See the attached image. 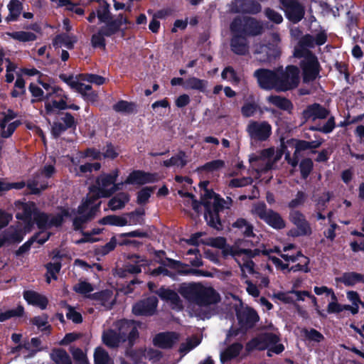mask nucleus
Returning <instances> with one entry per match:
<instances>
[{
	"label": "nucleus",
	"mask_w": 364,
	"mask_h": 364,
	"mask_svg": "<svg viewBox=\"0 0 364 364\" xmlns=\"http://www.w3.org/2000/svg\"><path fill=\"white\" fill-rule=\"evenodd\" d=\"M5 35L21 42L33 41L36 38L33 33L26 31L7 32Z\"/></svg>",
	"instance_id": "49"
},
{
	"label": "nucleus",
	"mask_w": 364,
	"mask_h": 364,
	"mask_svg": "<svg viewBox=\"0 0 364 364\" xmlns=\"http://www.w3.org/2000/svg\"><path fill=\"white\" fill-rule=\"evenodd\" d=\"M97 299L100 302V304L106 309H109L115 301V296L113 295L112 291L105 290L97 295Z\"/></svg>",
	"instance_id": "45"
},
{
	"label": "nucleus",
	"mask_w": 364,
	"mask_h": 364,
	"mask_svg": "<svg viewBox=\"0 0 364 364\" xmlns=\"http://www.w3.org/2000/svg\"><path fill=\"white\" fill-rule=\"evenodd\" d=\"M272 43L269 45H259L255 49L257 54H264L259 58L262 62H271L280 56L281 48L279 46L280 38L278 34L273 33L272 36Z\"/></svg>",
	"instance_id": "12"
},
{
	"label": "nucleus",
	"mask_w": 364,
	"mask_h": 364,
	"mask_svg": "<svg viewBox=\"0 0 364 364\" xmlns=\"http://www.w3.org/2000/svg\"><path fill=\"white\" fill-rule=\"evenodd\" d=\"M154 177L149 173H144L141 171H134L132 172L127 179L122 183L125 184L142 185L152 182Z\"/></svg>",
	"instance_id": "31"
},
{
	"label": "nucleus",
	"mask_w": 364,
	"mask_h": 364,
	"mask_svg": "<svg viewBox=\"0 0 364 364\" xmlns=\"http://www.w3.org/2000/svg\"><path fill=\"white\" fill-rule=\"evenodd\" d=\"M225 252L231 253V256L235 258L240 268L242 279H247L248 274L255 273V264L252 258L260 254L261 251L259 249L252 250L240 247L227 248Z\"/></svg>",
	"instance_id": "6"
},
{
	"label": "nucleus",
	"mask_w": 364,
	"mask_h": 364,
	"mask_svg": "<svg viewBox=\"0 0 364 364\" xmlns=\"http://www.w3.org/2000/svg\"><path fill=\"white\" fill-rule=\"evenodd\" d=\"M339 281L346 286H353L358 283H364V274L356 272H346L339 278Z\"/></svg>",
	"instance_id": "40"
},
{
	"label": "nucleus",
	"mask_w": 364,
	"mask_h": 364,
	"mask_svg": "<svg viewBox=\"0 0 364 364\" xmlns=\"http://www.w3.org/2000/svg\"><path fill=\"white\" fill-rule=\"evenodd\" d=\"M270 210L271 209H267L266 205L264 203H258L252 205L251 213L254 216L258 217L261 220H264Z\"/></svg>",
	"instance_id": "54"
},
{
	"label": "nucleus",
	"mask_w": 364,
	"mask_h": 364,
	"mask_svg": "<svg viewBox=\"0 0 364 364\" xmlns=\"http://www.w3.org/2000/svg\"><path fill=\"white\" fill-rule=\"evenodd\" d=\"M50 357L56 364H72L70 356L63 349L53 350L50 353Z\"/></svg>",
	"instance_id": "46"
},
{
	"label": "nucleus",
	"mask_w": 364,
	"mask_h": 364,
	"mask_svg": "<svg viewBox=\"0 0 364 364\" xmlns=\"http://www.w3.org/2000/svg\"><path fill=\"white\" fill-rule=\"evenodd\" d=\"M119 171L114 169L109 173H102L96 180L86 200L79 206L77 212L69 208H61L55 213L46 214L38 210L33 202L21 203L16 218L23 220L28 226L35 222L39 229H48L60 226L65 218L73 216L75 229L81 228L82 225L91 220L98 210L100 198L109 197L114 192L123 189L124 183H116Z\"/></svg>",
	"instance_id": "1"
},
{
	"label": "nucleus",
	"mask_w": 364,
	"mask_h": 364,
	"mask_svg": "<svg viewBox=\"0 0 364 364\" xmlns=\"http://www.w3.org/2000/svg\"><path fill=\"white\" fill-rule=\"evenodd\" d=\"M277 91L284 92L296 87L299 83V70L289 65L285 70H278Z\"/></svg>",
	"instance_id": "10"
},
{
	"label": "nucleus",
	"mask_w": 364,
	"mask_h": 364,
	"mask_svg": "<svg viewBox=\"0 0 364 364\" xmlns=\"http://www.w3.org/2000/svg\"><path fill=\"white\" fill-rule=\"evenodd\" d=\"M127 23H129L127 18L119 14L114 21L105 25L92 35L91 39L92 46L104 48L105 46V37H109L114 35L119 30L122 24Z\"/></svg>",
	"instance_id": "9"
},
{
	"label": "nucleus",
	"mask_w": 364,
	"mask_h": 364,
	"mask_svg": "<svg viewBox=\"0 0 364 364\" xmlns=\"http://www.w3.org/2000/svg\"><path fill=\"white\" fill-rule=\"evenodd\" d=\"M158 299L156 296H151L136 304L132 309L133 313L138 316L152 315L156 309Z\"/></svg>",
	"instance_id": "24"
},
{
	"label": "nucleus",
	"mask_w": 364,
	"mask_h": 364,
	"mask_svg": "<svg viewBox=\"0 0 364 364\" xmlns=\"http://www.w3.org/2000/svg\"><path fill=\"white\" fill-rule=\"evenodd\" d=\"M60 78L68 84L71 88L75 90L81 95H82L87 100L95 101L97 98V95L91 91V86L85 85L80 82L82 80L80 77H74L73 75L66 76L61 75Z\"/></svg>",
	"instance_id": "17"
},
{
	"label": "nucleus",
	"mask_w": 364,
	"mask_h": 364,
	"mask_svg": "<svg viewBox=\"0 0 364 364\" xmlns=\"http://www.w3.org/2000/svg\"><path fill=\"white\" fill-rule=\"evenodd\" d=\"M118 155V153L114 150L112 145H107L104 147L102 151H99L94 149H89L86 151L85 154L82 153L77 154L78 156L72 158V162L73 164L77 165L79 163L78 157H90L93 159H101L102 158H109L114 159Z\"/></svg>",
	"instance_id": "19"
},
{
	"label": "nucleus",
	"mask_w": 364,
	"mask_h": 364,
	"mask_svg": "<svg viewBox=\"0 0 364 364\" xmlns=\"http://www.w3.org/2000/svg\"><path fill=\"white\" fill-rule=\"evenodd\" d=\"M290 220L297 227L296 232L291 230L289 235L291 236H298L304 235H309L311 232V228L305 220L304 216L297 210H293L289 215Z\"/></svg>",
	"instance_id": "23"
},
{
	"label": "nucleus",
	"mask_w": 364,
	"mask_h": 364,
	"mask_svg": "<svg viewBox=\"0 0 364 364\" xmlns=\"http://www.w3.org/2000/svg\"><path fill=\"white\" fill-rule=\"evenodd\" d=\"M243 346L242 344L235 343L228 347L220 353V360L223 363L236 358L241 352Z\"/></svg>",
	"instance_id": "36"
},
{
	"label": "nucleus",
	"mask_w": 364,
	"mask_h": 364,
	"mask_svg": "<svg viewBox=\"0 0 364 364\" xmlns=\"http://www.w3.org/2000/svg\"><path fill=\"white\" fill-rule=\"evenodd\" d=\"M23 297L28 304L38 306L41 309H45L47 306L48 299L46 297L37 292L26 291L23 293Z\"/></svg>",
	"instance_id": "33"
},
{
	"label": "nucleus",
	"mask_w": 364,
	"mask_h": 364,
	"mask_svg": "<svg viewBox=\"0 0 364 364\" xmlns=\"http://www.w3.org/2000/svg\"><path fill=\"white\" fill-rule=\"evenodd\" d=\"M257 107V105L254 102H245L241 108L242 114L245 117H250L255 114Z\"/></svg>",
	"instance_id": "60"
},
{
	"label": "nucleus",
	"mask_w": 364,
	"mask_h": 364,
	"mask_svg": "<svg viewBox=\"0 0 364 364\" xmlns=\"http://www.w3.org/2000/svg\"><path fill=\"white\" fill-rule=\"evenodd\" d=\"M178 292L187 300L199 306H207L220 300L219 294L210 287L200 283L182 284Z\"/></svg>",
	"instance_id": "3"
},
{
	"label": "nucleus",
	"mask_w": 364,
	"mask_h": 364,
	"mask_svg": "<svg viewBox=\"0 0 364 364\" xmlns=\"http://www.w3.org/2000/svg\"><path fill=\"white\" fill-rule=\"evenodd\" d=\"M129 200V194L122 192L112 198L108 203V205L112 210H117L124 208Z\"/></svg>",
	"instance_id": "39"
},
{
	"label": "nucleus",
	"mask_w": 364,
	"mask_h": 364,
	"mask_svg": "<svg viewBox=\"0 0 364 364\" xmlns=\"http://www.w3.org/2000/svg\"><path fill=\"white\" fill-rule=\"evenodd\" d=\"M116 326L120 336L123 337L124 341L127 338L129 343L138 336L136 323L133 321L121 320L117 323Z\"/></svg>",
	"instance_id": "22"
},
{
	"label": "nucleus",
	"mask_w": 364,
	"mask_h": 364,
	"mask_svg": "<svg viewBox=\"0 0 364 364\" xmlns=\"http://www.w3.org/2000/svg\"><path fill=\"white\" fill-rule=\"evenodd\" d=\"M143 213L141 212L131 213L127 216L108 215L104 217L100 220L102 225H110L122 227L127 225H133L136 223V217H139Z\"/></svg>",
	"instance_id": "20"
},
{
	"label": "nucleus",
	"mask_w": 364,
	"mask_h": 364,
	"mask_svg": "<svg viewBox=\"0 0 364 364\" xmlns=\"http://www.w3.org/2000/svg\"><path fill=\"white\" fill-rule=\"evenodd\" d=\"M264 221L274 229H282L285 227V222L281 215L272 210H270Z\"/></svg>",
	"instance_id": "42"
},
{
	"label": "nucleus",
	"mask_w": 364,
	"mask_h": 364,
	"mask_svg": "<svg viewBox=\"0 0 364 364\" xmlns=\"http://www.w3.org/2000/svg\"><path fill=\"white\" fill-rule=\"evenodd\" d=\"M61 268V264L58 262L48 263L46 265L47 274L46 279L47 282L50 283L51 279H56L57 274L59 272Z\"/></svg>",
	"instance_id": "57"
},
{
	"label": "nucleus",
	"mask_w": 364,
	"mask_h": 364,
	"mask_svg": "<svg viewBox=\"0 0 364 364\" xmlns=\"http://www.w3.org/2000/svg\"><path fill=\"white\" fill-rule=\"evenodd\" d=\"M23 314V308L21 306H18L14 309H8L5 311L0 312V321L4 322L11 318L21 316Z\"/></svg>",
	"instance_id": "55"
},
{
	"label": "nucleus",
	"mask_w": 364,
	"mask_h": 364,
	"mask_svg": "<svg viewBox=\"0 0 364 364\" xmlns=\"http://www.w3.org/2000/svg\"><path fill=\"white\" fill-rule=\"evenodd\" d=\"M234 228H238L241 230L244 235L251 237L254 235L253 227L245 219H237L233 224Z\"/></svg>",
	"instance_id": "51"
},
{
	"label": "nucleus",
	"mask_w": 364,
	"mask_h": 364,
	"mask_svg": "<svg viewBox=\"0 0 364 364\" xmlns=\"http://www.w3.org/2000/svg\"><path fill=\"white\" fill-rule=\"evenodd\" d=\"M336 123H335V119L333 117L331 116L328 117V121L323 126H318L316 127H313L312 130H318L323 133H331L333 129L335 128Z\"/></svg>",
	"instance_id": "64"
},
{
	"label": "nucleus",
	"mask_w": 364,
	"mask_h": 364,
	"mask_svg": "<svg viewBox=\"0 0 364 364\" xmlns=\"http://www.w3.org/2000/svg\"><path fill=\"white\" fill-rule=\"evenodd\" d=\"M314 46V38L310 35H306L301 38L294 50V56L303 58L301 67L303 70L304 82L315 80L319 74V64L316 57L306 49L308 47L311 48Z\"/></svg>",
	"instance_id": "2"
},
{
	"label": "nucleus",
	"mask_w": 364,
	"mask_h": 364,
	"mask_svg": "<svg viewBox=\"0 0 364 364\" xmlns=\"http://www.w3.org/2000/svg\"><path fill=\"white\" fill-rule=\"evenodd\" d=\"M39 83L46 91L45 107L47 113L67 109V97L62 89L41 81Z\"/></svg>",
	"instance_id": "8"
},
{
	"label": "nucleus",
	"mask_w": 364,
	"mask_h": 364,
	"mask_svg": "<svg viewBox=\"0 0 364 364\" xmlns=\"http://www.w3.org/2000/svg\"><path fill=\"white\" fill-rule=\"evenodd\" d=\"M231 10L233 12L257 14L261 11V6L252 0H235Z\"/></svg>",
	"instance_id": "27"
},
{
	"label": "nucleus",
	"mask_w": 364,
	"mask_h": 364,
	"mask_svg": "<svg viewBox=\"0 0 364 364\" xmlns=\"http://www.w3.org/2000/svg\"><path fill=\"white\" fill-rule=\"evenodd\" d=\"M200 338L197 336H192L188 338L185 342H183L181 344L179 352L183 355H186L196 346H198L200 343Z\"/></svg>",
	"instance_id": "48"
},
{
	"label": "nucleus",
	"mask_w": 364,
	"mask_h": 364,
	"mask_svg": "<svg viewBox=\"0 0 364 364\" xmlns=\"http://www.w3.org/2000/svg\"><path fill=\"white\" fill-rule=\"evenodd\" d=\"M231 49L237 55H245L248 52L246 39L240 36L235 35L231 41Z\"/></svg>",
	"instance_id": "38"
},
{
	"label": "nucleus",
	"mask_w": 364,
	"mask_h": 364,
	"mask_svg": "<svg viewBox=\"0 0 364 364\" xmlns=\"http://www.w3.org/2000/svg\"><path fill=\"white\" fill-rule=\"evenodd\" d=\"M223 80L231 82L233 85H237L241 81V77L230 66L226 67L221 73Z\"/></svg>",
	"instance_id": "50"
},
{
	"label": "nucleus",
	"mask_w": 364,
	"mask_h": 364,
	"mask_svg": "<svg viewBox=\"0 0 364 364\" xmlns=\"http://www.w3.org/2000/svg\"><path fill=\"white\" fill-rule=\"evenodd\" d=\"M152 192L153 190L151 188L145 187L142 188L140 191L138 192L136 200L137 203L139 205L146 204L149 201Z\"/></svg>",
	"instance_id": "62"
},
{
	"label": "nucleus",
	"mask_w": 364,
	"mask_h": 364,
	"mask_svg": "<svg viewBox=\"0 0 364 364\" xmlns=\"http://www.w3.org/2000/svg\"><path fill=\"white\" fill-rule=\"evenodd\" d=\"M102 341L106 346L110 348L117 347L124 341L123 337L114 330L105 331L102 335Z\"/></svg>",
	"instance_id": "35"
},
{
	"label": "nucleus",
	"mask_w": 364,
	"mask_h": 364,
	"mask_svg": "<svg viewBox=\"0 0 364 364\" xmlns=\"http://www.w3.org/2000/svg\"><path fill=\"white\" fill-rule=\"evenodd\" d=\"M230 28L236 34L257 36L262 33L263 26L252 18H237L231 23Z\"/></svg>",
	"instance_id": "11"
},
{
	"label": "nucleus",
	"mask_w": 364,
	"mask_h": 364,
	"mask_svg": "<svg viewBox=\"0 0 364 364\" xmlns=\"http://www.w3.org/2000/svg\"><path fill=\"white\" fill-rule=\"evenodd\" d=\"M187 163V157L183 152H179L170 159L164 161V165L166 167L174 166L176 168H182Z\"/></svg>",
	"instance_id": "44"
},
{
	"label": "nucleus",
	"mask_w": 364,
	"mask_h": 364,
	"mask_svg": "<svg viewBox=\"0 0 364 364\" xmlns=\"http://www.w3.org/2000/svg\"><path fill=\"white\" fill-rule=\"evenodd\" d=\"M16 114L11 110L4 112L0 116V136L8 138L11 136L16 129L20 124L18 120H16Z\"/></svg>",
	"instance_id": "16"
},
{
	"label": "nucleus",
	"mask_w": 364,
	"mask_h": 364,
	"mask_svg": "<svg viewBox=\"0 0 364 364\" xmlns=\"http://www.w3.org/2000/svg\"><path fill=\"white\" fill-rule=\"evenodd\" d=\"M76 42L77 38L75 36L61 34L55 38L53 44L57 47H65L68 49H72Z\"/></svg>",
	"instance_id": "41"
},
{
	"label": "nucleus",
	"mask_w": 364,
	"mask_h": 364,
	"mask_svg": "<svg viewBox=\"0 0 364 364\" xmlns=\"http://www.w3.org/2000/svg\"><path fill=\"white\" fill-rule=\"evenodd\" d=\"M207 80L199 79L196 77H190L184 81L183 87L186 90H196L204 92L208 87Z\"/></svg>",
	"instance_id": "34"
},
{
	"label": "nucleus",
	"mask_w": 364,
	"mask_h": 364,
	"mask_svg": "<svg viewBox=\"0 0 364 364\" xmlns=\"http://www.w3.org/2000/svg\"><path fill=\"white\" fill-rule=\"evenodd\" d=\"M97 16L101 23H105V25L114 21L112 20L111 14L109 10V5L105 2L100 4L97 10Z\"/></svg>",
	"instance_id": "47"
},
{
	"label": "nucleus",
	"mask_w": 364,
	"mask_h": 364,
	"mask_svg": "<svg viewBox=\"0 0 364 364\" xmlns=\"http://www.w3.org/2000/svg\"><path fill=\"white\" fill-rule=\"evenodd\" d=\"M287 18L293 23L300 21L304 16V7L296 0H280Z\"/></svg>",
	"instance_id": "18"
},
{
	"label": "nucleus",
	"mask_w": 364,
	"mask_h": 364,
	"mask_svg": "<svg viewBox=\"0 0 364 364\" xmlns=\"http://www.w3.org/2000/svg\"><path fill=\"white\" fill-rule=\"evenodd\" d=\"M178 340V335L173 332L161 333L154 339V344L162 348H171Z\"/></svg>",
	"instance_id": "30"
},
{
	"label": "nucleus",
	"mask_w": 364,
	"mask_h": 364,
	"mask_svg": "<svg viewBox=\"0 0 364 364\" xmlns=\"http://www.w3.org/2000/svg\"><path fill=\"white\" fill-rule=\"evenodd\" d=\"M178 194L183 198L184 204L187 207H191L196 212L199 211L200 204L193 197V196L188 193H184L181 191H178Z\"/></svg>",
	"instance_id": "56"
},
{
	"label": "nucleus",
	"mask_w": 364,
	"mask_h": 364,
	"mask_svg": "<svg viewBox=\"0 0 364 364\" xmlns=\"http://www.w3.org/2000/svg\"><path fill=\"white\" fill-rule=\"evenodd\" d=\"M279 338L275 333H264L253 338L247 344V350H264L269 348L267 355H272V353L279 354L284 350V347L281 343H277Z\"/></svg>",
	"instance_id": "7"
},
{
	"label": "nucleus",
	"mask_w": 364,
	"mask_h": 364,
	"mask_svg": "<svg viewBox=\"0 0 364 364\" xmlns=\"http://www.w3.org/2000/svg\"><path fill=\"white\" fill-rule=\"evenodd\" d=\"M283 155L282 149L269 148L263 150L259 156L252 155L249 161L252 169L259 174L276 167V163L279 161Z\"/></svg>",
	"instance_id": "5"
},
{
	"label": "nucleus",
	"mask_w": 364,
	"mask_h": 364,
	"mask_svg": "<svg viewBox=\"0 0 364 364\" xmlns=\"http://www.w3.org/2000/svg\"><path fill=\"white\" fill-rule=\"evenodd\" d=\"M23 235L24 233L18 228L9 227L0 234V247L5 244L21 242Z\"/></svg>",
	"instance_id": "28"
},
{
	"label": "nucleus",
	"mask_w": 364,
	"mask_h": 364,
	"mask_svg": "<svg viewBox=\"0 0 364 364\" xmlns=\"http://www.w3.org/2000/svg\"><path fill=\"white\" fill-rule=\"evenodd\" d=\"M113 108L116 112L129 113L133 112L134 109V104L121 100L116 103L113 106Z\"/></svg>",
	"instance_id": "59"
},
{
	"label": "nucleus",
	"mask_w": 364,
	"mask_h": 364,
	"mask_svg": "<svg viewBox=\"0 0 364 364\" xmlns=\"http://www.w3.org/2000/svg\"><path fill=\"white\" fill-rule=\"evenodd\" d=\"M329 110L318 103H314L308 106L303 112V116L305 119L312 121L326 119L329 116Z\"/></svg>",
	"instance_id": "26"
},
{
	"label": "nucleus",
	"mask_w": 364,
	"mask_h": 364,
	"mask_svg": "<svg viewBox=\"0 0 364 364\" xmlns=\"http://www.w3.org/2000/svg\"><path fill=\"white\" fill-rule=\"evenodd\" d=\"M312 147L311 143L305 141H299L295 145V151L294 157L291 158L289 154L285 155V159L291 164L293 167H296L298 164V154L303 150H306Z\"/></svg>",
	"instance_id": "37"
},
{
	"label": "nucleus",
	"mask_w": 364,
	"mask_h": 364,
	"mask_svg": "<svg viewBox=\"0 0 364 364\" xmlns=\"http://www.w3.org/2000/svg\"><path fill=\"white\" fill-rule=\"evenodd\" d=\"M291 294L292 290L287 292L277 291L273 294L272 298L275 300L281 301L284 304H291L294 301Z\"/></svg>",
	"instance_id": "63"
},
{
	"label": "nucleus",
	"mask_w": 364,
	"mask_h": 364,
	"mask_svg": "<svg viewBox=\"0 0 364 364\" xmlns=\"http://www.w3.org/2000/svg\"><path fill=\"white\" fill-rule=\"evenodd\" d=\"M94 358L95 364H113L107 352L101 347L95 349Z\"/></svg>",
	"instance_id": "53"
},
{
	"label": "nucleus",
	"mask_w": 364,
	"mask_h": 364,
	"mask_svg": "<svg viewBox=\"0 0 364 364\" xmlns=\"http://www.w3.org/2000/svg\"><path fill=\"white\" fill-rule=\"evenodd\" d=\"M237 316L241 327L248 328L252 327L259 318L256 311L249 307H242L237 311Z\"/></svg>",
	"instance_id": "25"
},
{
	"label": "nucleus",
	"mask_w": 364,
	"mask_h": 364,
	"mask_svg": "<svg viewBox=\"0 0 364 364\" xmlns=\"http://www.w3.org/2000/svg\"><path fill=\"white\" fill-rule=\"evenodd\" d=\"M267 101L268 103L284 110H289L292 107V105L289 100L279 95H270L267 97Z\"/></svg>",
	"instance_id": "43"
},
{
	"label": "nucleus",
	"mask_w": 364,
	"mask_h": 364,
	"mask_svg": "<svg viewBox=\"0 0 364 364\" xmlns=\"http://www.w3.org/2000/svg\"><path fill=\"white\" fill-rule=\"evenodd\" d=\"M41 341L38 338H33L31 341H25L13 350V353H17L23 358L33 357L37 352L41 350Z\"/></svg>",
	"instance_id": "21"
},
{
	"label": "nucleus",
	"mask_w": 364,
	"mask_h": 364,
	"mask_svg": "<svg viewBox=\"0 0 364 364\" xmlns=\"http://www.w3.org/2000/svg\"><path fill=\"white\" fill-rule=\"evenodd\" d=\"M254 76L257 78L259 85L262 89H274L277 91L278 70L258 69L255 71Z\"/></svg>",
	"instance_id": "15"
},
{
	"label": "nucleus",
	"mask_w": 364,
	"mask_h": 364,
	"mask_svg": "<svg viewBox=\"0 0 364 364\" xmlns=\"http://www.w3.org/2000/svg\"><path fill=\"white\" fill-rule=\"evenodd\" d=\"M74 290L78 294L86 296L93 291L94 288L91 284L87 282H80L74 286Z\"/></svg>",
	"instance_id": "61"
},
{
	"label": "nucleus",
	"mask_w": 364,
	"mask_h": 364,
	"mask_svg": "<svg viewBox=\"0 0 364 364\" xmlns=\"http://www.w3.org/2000/svg\"><path fill=\"white\" fill-rule=\"evenodd\" d=\"M272 263L281 270H285L288 269V272L293 271V272H297V271H302L304 272H308L309 271V269L308 267V263L309 260L307 258H304V262H302L304 264H297L294 266H292L290 269L288 268V264L284 263L280 259L275 257H271L269 258Z\"/></svg>",
	"instance_id": "32"
},
{
	"label": "nucleus",
	"mask_w": 364,
	"mask_h": 364,
	"mask_svg": "<svg viewBox=\"0 0 364 364\" xmlns=\"http://www.w3.org/2000/svg\"><path fill=\"white\" fill-rule=\"evenodd\" d=\"M55 168L53 165H46L40 173L36 175L28 183V187L33 193H38L48 186L47 180L54 173Z\"/></svg>",
	"instance_id": "14"
},
{
	"label": "nucleus",
	"mask_w": 364,
	"mask_h": 364,
	"mask_svg": "<svg viewBox=\"0 0 364 364\" xmlns=\"http://www.w3.org/2000/svg\"><path fill=\"white\" fill-rule=\"evenodd\" d=\"M246 131L252 140L264 141L272 134V126L266 121L249 122Z\"/></svg>",
	"instance_id": "13"
},
{
	"label": "nucleus",
	"mask_w": 364,
	"mask_h": 364,
	"mask_svg": "<svg viewBox=\"0 0 364 364\" xmlns=\"http://www.w3.org/2000/svg\"><path fill=\"white\" fill-rule=\"evenodd\" d=\"M224 166V162L221 160H215L206 163L204 166L199 168L200 171L214 172Z\"/></svg>",
	"instance_id": "58"
},
{
	"label": "nucleus",
	"mask_w": 364,
	"mask_h": 364,
	"mask_svg": "<svg viewBox=\"0 0 364 364\" xmlns=\"http://www.w3.org/2000/svg\"><path fill=\"white\" fill-rule=\"evenodd\" d=\"M9 14L6 17L7 21H15L21 14V4L18 0H11L8 4Z\"/></svg>",
	"instance_id": "52"
},
{
	"label": "nucleus",
	"mask_w": 364,
	"mask_h": 364,
	"mask_svg": "<svg viewBox=\"0 0 364 364\" xmlns=\"http://www.w3.org/2000/svg\"><path fill=\"white\" fill-rule=\"evenodd\" d=\"M209 182L207 181L200 183L204 189L202 193V203L205 208V219L208 224L216 229L220 228V222L218 216L219 211L223 208V199L220 198L213 191L207 188Z\"/></svg>",
	"instance_id": "4"
},
{
	"label": "nucleus",
	"mask_w": 364,
	"mask_h": 364,
	"mask_svg": "<svg viewBox=\"0 0 364 364\" xmlns=\"http://www.w3.org/2000/svg\"><path fill=\"white\" fill-rule=\"evenodd\" d=\"M156 294L161 299L168 301L173 309L176 310L182 309L181 300L176 291L165 287H161L156 291Z\"/></svg>",
	"instance_id": "29"
}]
</instances>
